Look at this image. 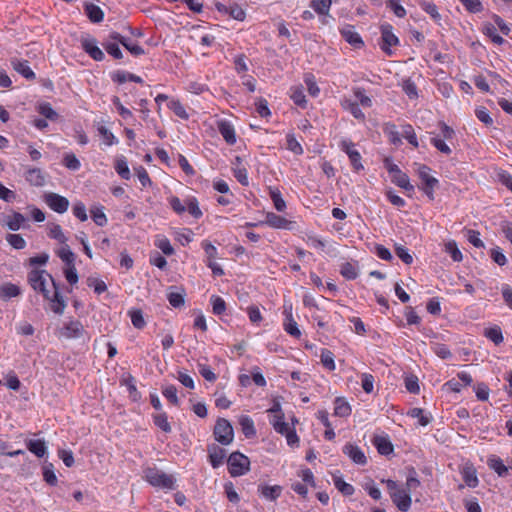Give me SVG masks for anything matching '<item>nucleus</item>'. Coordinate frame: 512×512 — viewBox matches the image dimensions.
Masks as SVG:
<instances>
[{
  "label": "nucleus",
  "instance_id": "f257e3e1",
  "mask_svg": "<svg viewBox=\"0 0 512 512\" xmlns=\"http://www.w3.org/2000/svg\"><path fill=\"white\" fill-rule=\"evenodd\" d=\"M28 281L35 291L40 292L46 300L52 303L51 309L54 313L63 314L66 302L60 293L59 286L50 274L45 270H32L28 274Z\"/></svg>",
  "mask_w": 512,
  "mask_h": 512
},
{
  "label": "nucleus",
  "instance_id": "f03ea898",
  "mask_svg": "<svg viewBox=\"0 0 512 512\" xmlns=\"http://www.w3.org/2000/svg\"><path fill=\"white\" fill-rule=\"evenodd\" d=\"M417 166L416 173L421 180L419 188L430 199L434 200V189L438 186V180L430 174L431 169L424 164H415Z\"/></svg>",
  "mask_w": 512,
  "mask_h": 512
},
{
  "label": "nucleus",
  "instance_id": "7ed1b4c3",
  "mask_svg": "<svg viewBox=\"0 0 512 512\" xmlns=\"http://www.w3.org/2000/svg\"><path fill=\"white\" fill-rule=\"evenodd\" d=\"M227 463L229 473L232 477L244 475L249 471L250 460L247 456L240 452L231 453Z\"/></svg>",
  "mask_w": 512,
  "mask_h": 512
},
{
  "label": "nucleus",
  "instance_id": "20e7f679",
  "mask_svg": "<svg viewBox=\"0 0 512 512\" xmlns=\"http://www.w3.org/2000/svg\"><path fill=\"white\" fill-rule=\"evenodd\" d=\"M214 436L216 441L222 445H228L233 441L234 432L230 422L224 418H219L214 427Z\"/></svg>",
  "mask_w": 512,
  "mask_h": 512
},
{
  "label": "nucleus",
  "instance_id": "39448f33",
  "mask_svg": "<svg viewBox=\"0 0 512 512\" xmlns=\"http://www.w3.org/2000/svg\"><path fill=\"white\" fill-rule=\"evenodd\" d=\"M44 202L49 206L51 210L56 213L63 214L69 208V200L57 193L49 192L44 195Z\"/></svg>",
  "mask_w": 512,
  "mask_h": 512
},
{
  "label": "nucleus",
  "instance_id": "423d86ee",
  "mask_svg": "<svg viewBox=\"0 0 512 512\" xmlns=\"http://www.w3.org/2000/svg\"><path fill=\"white\" fill-rule=\"evenodd\" d=\"M339 147L348 155L351 165L355 171L363 169V165L361 163V155L355 149V144L352 141L344 139L340 142Z\"/></svg>",
  "mask_w": 512,
  "mask_h": 512
},
{
  "label": "nucleus",
  "instance_id": "0eeeda50",
  "mask_svg": "<svg viewBox=\"0 0 512 512\" xmlns=\"http://www.w3.org/2000/svg\"><path fill=\"white\" fill-rule=\"evenodd\" d=\"M85 333L84 326L78 320H71L60 329V335L67 339L81 338Z\"/></svg>",
  "mask_w": 512,
  "mask_h": 512
},
{
  "label": "nucleus",
  "instance_id": "6e6552de",
  "mask_svg": "<svg viewBox=\"0 0 512 512\" xmlns=\"http://www.w3.org/2000/svg\"><path fill=\"white\" fill-rule=\"evenodd\" d=\"M381 40V49L388 54L391 53L390 47L399 43V40L393 33L392 26L390 24H383L381 26Z\"/></svg>",
  "mask_w": 512,
  "mask_h": 512
},
{
  "label": "nucleus",
  "instance_id": "1a4fd4ad",
  "mask_svg": "<svg viewBox=\"0 0 512 512\" xmlns=\"http://www.w3.org/2000/svg\"><path fill=\"white\" fill-rule=\"evenodd\" d=\"M185 290L182 287L170 286L166 291L169 304L174 308H180L185 303Z\"/></svg>",
  "mask_w": 512,
  "mask_h": 512
},
{
  "label": "nucleus",
  "instance_id": "9d476101",
  "mask_svg": "<svg viewBox=\"0 0 512 512\" xmlns=\"http://www.w3.org/2000/svg\"><path fill=\"white\" fill-rule=\"evenodd\" d=\"M391 500L402 512H407L412 503L410 493L404 488H400L396 493H393Z\"/></svg>",
  "mask_w": 512,
  "mask_h": 512
},
{
  "label": "nucleus",
  "instance_id": "9b49d317",
  "mask_svg": "<svg viewBox=\"0 0 512 512\" xmlns=\"http://www.w3.org/2000/svg\"><path fill=\"white\" fill-rule=\"evenodd\" d=\"M162 102H166V106L169 110H171L177 117L186 120L189 115L184 107V105L175 98H169L168 96L162 94Z\"/></svg>",
  "mask_w": 512,
  "mask_h": 512
},
{
  "label": "nucleus",
  "instance_id": "f8f14e48",
  "mask_svg": "<svg viewBox=\"0 0 512 512\" xmlns=\"http://www.w3.org/2000/svg\"><path fill=\"white\" fill-rule=\"evenodd\" d=\"M343 453L356 464L364 465L367 462L364 452L358 446L351 443H347L343 447Z\"/></svg>",
  "mask_w": 512,
  "mask_h": 512
},
{
  "label": "nucleus",
  "instance_id": "ddd939ff",
  "mask_svg": "<svg viewBox=\"0 0 512 512\" xmlns=\"http://www.w3.org/2000/svg\"><path fill=\"white\" fill-rule=\"evenodd\" d=\"M342 37L351 44L354 48H361L364 45V42L360 35L355 31L354 27L351 25H346L341 29Z\"/></svg>",
  "mask_w": 512,
  "mask_h": 512
},
{
  "label": "nucleus",
  "instance_id": "4468645a",
  "mask_svg": "<svg viewBox=\"0 0 512 512\" xmlns=\"http://www.w3.org/2000/svg\"><path fill=\"white\" fill-rule=\"evenodd\" d=\"M488 467L493 470L499 477H505L509 473L510 466H506L503 460L497 455H489L487 458Z\"/></svg>",
  "mask_w": 512,
  "mask_h": 512
},
{
  "label": "nucleus",
  "instance_id": "2eb2a0df",
  "mask_svg": "<svg viewBox=\"0 0 512 512\" xmlns=\"http://www.w3.org/2000/svg\"><path fill=\"white\" fill-rule=\"evenodd\" d=\"M83 50L89 54V56L96 60L101 61L104 59L105 55L103 51L97 46L95 39H84L81 42Z\"/></svg>",
  "mask_w": 512,
  "mask_h": 512
},
{
  "label": "nucleus",
  "instance_id": "dca6fc26",
  "mask_svg": "<svg viewBox=\"0 0 512 512\" xmlns=\"http://www.w3.org/2000/svg\"><path fill=\"white\" fill-rule=\"evenodd\" d=\"M217 127L219 133L229 145L236 143L235 129L229 121L221 120L218 122Z\"/></svg>",
  "mask_w": 512,
  "mask_h": 512
},
{
  "label": "nucleus",
  "instance_id": "f3484780",
  "mask_svg": "<svg viewBox=\"0 0 512 512\" xmlns=\"http://www.w3.org/2000/svg\"><path fill=\"white\" fill-rule=\"evenodd\" d=\"M110 38L120 42L131 54L139 56L144 53V50L138 44L132 43L128 38L122 36L117 32H113Z\"/></svg>",
  "mask_w": 512,
  "mask_h": 512
},
{
  "label": "nucleus",
  "instance_id": "a211bd4d",
  "mask_svg": "<svg viewBox=\"0 0 512 512\" xmlns=\"http://www.w3.org/2000/svg\"><path fill=\"white\" fill-rule=\"evenodd\" d=\"M209 460L213 468L219 467L226 456L225 450L217 445L208 448Z\"/></svg>",
  "mask_w": 512,
  "mask_h": 512
},
{
  "label": "nucleus",
  "instance_id": "6ab92c4d",
  "mask_svg": "<svg viewBox=\"0 0 512 512\" xmlns=\"http://www.w3.org/2000/svg\"><path fill=\"white\" fill-rule=\"evenodd\" d=\"M84 10L89 20L93 23H99L104 18L103 10L93 3L85 4Z\"/></svg>",
  "mask_w": 512,
  "mask_h": 512
},
{
  "label": "nucleus",
  "instance_id": "aec40b11",
  "mask_svg": "<svg viewBox=\"0 0 512 512\" xmlns=\"http://www.w3.org/2000/svg\"><path fill=\"white\" fill-rule=\"evenodd\" d=\"M25 221V216L15 211L5 218L6 226L12 231H18L23 226Z\"/></svg>",
  "mask_w": 512,
  "mask_h": 512
},
{
  "label": "nucleus",
  "instance_id": "412c9836",
  "mask_svg": "<svg viewBox=\"0 0 512 512\" xmlns=\"http://www.w3.org/2000/svg\"><path fill=\"white\" fill-rule=\"evenodd\" d=\"M391 181L398 187L408 192L414 191V186L410 183L409 177L406 173L401 170L391 177Z\"/></svg>",
  "mask_w": 512,
  "mask_h": 512
},
{
  "label": "nucleus",
  "instance_id": "4be33fe9",
  "mask_svg": "<svg viewBox=\"0 0 512 512\" xmlns=\"http://www.w3.org/2000/svg\"><path fill=\"white\" fill-rule=\"evenodd\" d=\"M258 491L264 498L270 501H274L281 495L282 487L279 485H260L258 487Z\"/></svg>",
  "mask_w": 512,
  "mask_h": 512
},
{
  "label": "nucleus",
  "instance_id": "5701e85b",
  "mask_svg": "<svg viewBox=\"0 0 512 512\" xmlns=\"http://www.w3.org/2000/svg\"><path fill=\"white\" fill-rule=\"evenodd\" d=\"M373 443L381 455H389L393 452V445L387 437L376 436Z\"/></svg>",
  "mask_w": 512,
  "mask_h": 512
},
{
  "label": "nucleus",
  "instance_id": "b1692460",
  "mask_svg": "<svg viewBox=\"0 0 512 512\" xmlns=\"http://www.w3.org/2000/svg\"><path fill=\"white\" fill-rule=\"evenodd\" d=\"M13 68L28 80L35 79V73L31 70L28 65V61L14 60L12 61Z\"/></svg>",
  "mask_w": 512,
  "mask_h": 512
},
{
  "label": "nucleus",
  "instance_id": "393cba45",
  "mask_svg": "<svg viewBox=\"0 0 512 512\" xmlns=\"http://www.w3.org/2000/svg\"><path fill=\"white\" fill-rule=\"evenodd\" d=\"M26 180L33 186H43L45 183V177L39 168H32L26 172Z\"/></svg>",
  "mask_w": 512,
  "mask_h": 512
},
{
  "label": "nucleus",
  "instance_id": "a878e982",
  "mask_svg": "<svg viewBox=\"0 0 512 512\" xmlns=\"http://www.w3.org/2000/svg\"><path fill=\"white\" fill-rule=\"evenodd\" d=\"M341 105L345 110L349 111L354 118L361 121L365 120V114L362 112L357 102L345 99L342 101Z\"/></svg>",
  "mask_w": 512,
  "mask_h": 512
},
{
  "label": "nucleus",
  "instance_id": "bb28decb",
  "mask_svg": "<svg viewBox=\"0 0 512 512\" xmlns=\"http://www.w3.org/2000/svg\"><path fill=\"white\" fill-rule=\"evenodd\" d=\"M21 293L20 288L12 283H6L0 286V298L8 300L13 297L19 296Z\"/></svg>",
  "mask_w": 512,
  "mask_h": 512
},
{
  "label": "nucleus",
  "instance_id": "cd10ccee",
  "mask_svg": "<svg viewBox=\"0 0 512 512\" xmlns=\"http://www.w3.org/2000/svg\"><path fill=\"white\" fill-rule=\"evenodd\" d=\"M463 480L467 486L475 488L478 486L479 480L476 475V470L473 466H466L462 471Z\"/></svg>",
  "mask_w": 512,
  "mask_h": 512
},
{
  "label": "nucleus",
  "instance_id": "c85d7f7f",
  "mask_svg": "<svg viewBox=\"0 0 512 512\" xmlns=\"http://www.w3.org/2000/svg\"><path fill=\"white\" fill-rule=\"evenodd\" d=\"M265 222L273 228H286L290 223L286 218L275 213H268Z\"/></svg>",
  "mask_w": 512,
  "mask_h": 512
},
{
  "label": "nucleus",
  "instance_id": "c756f323",
  "mask_svg": "<svg viewBox=\"0 0 512 512\" xmlns=\"http://www.w3.org/2000/svg\"><path fill=\"white\" fill-rule=\"evenodd\" d=\"M334 406V414L339 417H347L351 414V407L343 398H336Z\"/></svg>",
  "mask_w": 512,
  "mask_h": 512
},
{
  "label": "nucleus",
  "instance_id": "7c9ffc66",
  "mask_svg": "<svg viewBox=\"0 0 512 512\" xmlns=\"http://www.w3.org/2000/svg\"><path fill=\"white\" fill-rule=\"evenodd\" d=\"M30 452L41 458L46 454L47 448L44 440H30L27 444Z\"/></svg>",
  "mask_w": 512,
  "mask_h": 512
},
{
  "label": "nucleus",
  "instance_id": "2f4dec72",
  "mask_svg": "<svg viewBox=\"0 0 512 512\" xmlns=\"http://www.w3.org/2000/svg\"><path fill=\"white\" fill-rule=\"evenodd\" d=\"M483 33L486 36H488L492 40L493 43H495L497 45H502L505 42L503 37H501L500 35L497 34L496 27L491 23L484 24Z\"/></svg>",
  "mask_w": 512,
  "mask_h": 512
},
{
  "label": "nucleus",
  "instance_id": "473e14b6",
  "mask_svg": "<svg viewBox=\"0 0 512 512\" xmlns=\"http://www.w3.org/2000/svg\"><path fill=\"white\" fill-rule=\"evenodd\" d=\"M239 424L246 437L249 438L256 434L254 422L249 416H241L239 419Z\"/></svg>",
  "mask_w": 512,
  "mask_h": 512
},
{
  "label": "nucleus",
  "instance_id": "72a5a7b5",
  "mask_svg": "<svg viewBox=\"0 0 512 512\" xmlns=\"http://www.w3.org/2000/svg\"><path fill=\"white\" fill-rule=\"evenodd\" d=\"M37 111L43 115L46 119L55 121L58 118V113L52 108L48 102L40 103L37 107Z\"/></svg>",
  "mask_w": 512,
  "mask_h": 512
},
{
  "label": "nucleus",
  "instance_id": "f704fd0d",
  "mask_svg": "<svg viewBox=\"0 0 512 512\" xmlns=\"http://www.w3.org/2000/svg\"><path fill=\"white\" fill-rule=\"evenodd\" d=\"M333 482H334L335 487L344 496H351L354 493V491H355L354 487L351 484L346 483L341 477L334 476L333 477Z\"/></svg>",
  "mask_w": 512,
  "mask_h": 512
},
{
  "label": "nucleus",
  "instance_id": "c9c22d12",
  "mask_svg": "<svg viewBox=\"0 0 512 512\" xmlns=\"http://www.w3.org/2000/svg\"><path fill=\"white\" fill-rule=\"evenodd\" d=\"M322 365L329 371L335 370L334 354L328 349H322L320 355Z\"/></svg>",
  "mask_w": 512,
  "mask_h": 512
},
{
  "label": "nucleus",
  "instance_id": "e433bc0d",
  "mask_svg": "<svg viewBox=\"0 0 512 512\" xmlns=\"http://www.w3.org/2000/svg\"><path fill=\"white\" fill-rule=\"evenodd\" d=\"M120 383L121 385L127 386L130 396L132 397L133 400L138 399L139 394L135 386V379L131 374H127L126 376L124 375L120 380Z\"/></svg>",
  "mask_w": 512,
  "mask_h": 512
},
{
  "label": "nucleus",
  "instance_id": "4c0bfd02",
  "mask_svg": "<svg viewBox=\"0 0 512 512\" xmlns=\"http://www.w3.org/2000/svg\"><path fill=\"white\" fill-rule=\"evenodd\" d=\"M331 3L332 0H312L311 7L316 13L320 15H327L330 10Z\"/></svg>",
  "mask_w": 512,
  "mask_h": 512
},
{
  "label": "nucleus",
  "instance_id": "58836bf2",
  "mask_svg": "<svg viewBox=\"0 0 512 512\" xmlns=\"http://www.w3.org/2000/svg\"><path fill=\"white\" fill-rule=\"evenodd\" d=\"M484 335L496 345L503 342V334L498 326H494L485 330Z\"/></svg>",
  "mask_w": 512,
  "mask_h": 512
},
{
  "label": "nucleus",
  "instance_id": "ea45409f",
  "mask_svg": "<svg viewBox=\"0 0 512 512\" xmlns=\"http://www.w3.org/2000/svg\"><path fill=\"white\" fill-rule=\"evenodd\" d=\"M286 148L293 152L295 155H302L304 152L301 144L295 138L294 134H287Z\"/></svg>",
  "mask_w": 512,
  "mask_h": 512
},
{
  "label": "nucleus",
  "instance_id": "a19ab883",
  "mask_svg": "<svg viewBox=\"0 0 512 512\" xmlns=\"http://www.w3.org/2000/svg\"><path fill=\"white\" fill-rule=\"evenodd\" d=\"M284 330L291 336L295 338H299L301 336V331L298 328L297 322L293 319L292 315H288V320L284 322Z\"/></svg>",
  "mask_w": 512,
  "mask_h": 512
},
{
  "label": "nucleus",
  "instance_id": "79ce46f5",
  "mask_svg": "<svg viewBox=\"0 0 512 512\" xmlns=\"http://www.w3.org/2000/svg\"><path fill=\"white\" fill-rule=\"evenodd\" d=\"M186 210L195 219H199L200 217H202V211L199 208L197 199L194 197L186 199Z\"/></svg>",
  "mask_w": 512,
  "mask_h": 512
},
{
  "label": "nucleus",
  "instance_id": "37998d69",
  "mask_svg": "<svg viewBox=\"0 0 512 512\" xmlns=\"http://www.w3.org/2000/svg\"><path fill=\"white\" fill-rule=\"evenodd\" d=\"M401 136L404 137L413 147L419 146L415 131L410 124L404 125Z\"/></svg>",
  "mask_w": 512,
  "mask_h": 512
},
{
  "label": "nucleus",
  "instance_id": "c03bdc74",
  "mask_svg": "<svg viewBox=\"0 0 512 512\" xmlns=\"http://www.w3.org/2000/svg\"><path fill=\"white\" fill-rule=\"evenodd\" d=\"M167 201H168V204L170 205V207L172 208V210L175 213H177L178 215H181L182 213H184L186 211V200L181 201L176 196H169L167 198Z\"/></svg>",
  "mask_w": 512,
  "mask_h": 512
},
{
  "label": "nucleus",
  "instance_id": "a18cd8bd",
  "mask_svg": "<svg viewBox=\"0 0 512 512\" xmlns=\"http://www.w3.org/2000/svg\"><path fill=\"white\" fill-rule=\"evenodd\" d=\"M304 82L307 86L309 94L313 97H317L320 93V89L316 83L314 75L311 73L306 74L304 77Z\"/></svg>",
  "mask_w": 512,
  "mask_h": 512
},
{
  "label": "nucleus",
  "instance_id": "49530a36",
  "mask_svg": "<svg viewBox=\"0 0 512 512\" xmlns=\"http://www.w3.org/2000/svg\"><path fill=\"white\" fill-rule=\"evenodd\" d=\"M291 99L296 105L302 108L306 106V97L301 87H293L291 89Z\"/></svg>",
  "mask_w": 512,
  "mask_h": 512
},
{
  "label": "nucleus",
  "instance_id": "de8ad7c7",
  "mask_svg": "<svg viewBox=\"0 0 512 512\" xmlns=\"http://www.w3.org/2000/svg\"><path fill=\"white\" fill-rule=\"evenodd\" d=\"M340 273L344 278L348 280H353L358 276L357 268L349 262L341 265Z\"/></svg>",
  "mask_w": 512,
  "mask_h": 512
},
{
  "label": "nucleus",
  "instance_id": "09e8293b",
  "mask_svg": "<svg viewBox=\"0 0 512 512\" xmlns=\"http://www.w3.org/2000/svg\"><path fill=\"white\" fill-rule=\"evenodd\" d=\"M270 197H271L274 207L277 211L282 212L285 210L286 203H285L284 199L282 198V195L279 190L271 189Z\"/></svg>",
  "mask_w": 512,
  "mask_h": 512
},
{
  "label": "nucleus",
  "instance_id": "8fccbe9b",
  "mask_svg": "<svg viewBox=\"0 0 512 512\" xmlns=\"http://www.w3.org/2000/svg\"><path fill=\"white\" fill-rule=\"evenodd\" d=\"M57 255L59 258L66 263L67 266H72L75 261V254L70 250L69 246L62 247Z\"/></svg>",
  "mask_w": 512,
  "mask_h": 512
},
{
  "label": "nucleus",
  "instance_id": "3c124183",
  "mask_svg": "<svg viewBox=\"0 0 512 512\" xmlns=\"http://www.w3.org/2000/svg\"><path fill=\"white\" fill-rule=\"evenodd\" d=\"M193 232L190 229H183L176 231L174 234V239L178 241L181 245L185 246L192 241Z\"/></svg>",
  "mask_w": 512,
  "mask_h": 512
},
{
  "label": "nucleus",
  "instance_id": "603ef678",
  "mask_svg": "<svg viewBox=\"0 0 512 512\" xmlns=\"http://www.w3.org/2000/svg\"><path fill=\"white\" fill-rule=\"evenodd\" d=\"M48 236L62 244L66 243L67 241V237L64 235L62 228L59 224H53L50 227Z\"/></svg>",
  "mask_w": 512,
  "mask_h": 512
},
{
  "label": "nucleus",
  "instance_id": "864d4df0",
  "mask_svg": "<svg viewBox=\"0 0 512 512\" xmlns=\"http://www.w3.org/2000/svg\"><path fill=\"white\" fill-rule=\"evenodd\" d=\"M465 9L470 13H480L483 11L481 0H459Z\"/></svg>",
  "mask_w": 512,
  "mask_h": 512
},
{
  "label": "nucleus",
  "instance_id": "5fc2aeb1",
  "mask_svg": "<svg viewBox=\"0 0 512 512\" xmlns=\"http://www.w3.org/2000/svg\"><path fill=\"white\" fill-rule=\"evenodd\" d=\"M7 242L17 250L23 249L26 246L25 239L20 234H7Z\"/></svg>",
  "mask_w": 512,
  "mask_h": 512
},
{
  "label": "nucleus",
  "instance_id": "6e6d98bb",
  "mask_svg": "<svg viewBox=\"0 0 512 512\" xmlns=\"http://www.w3.org/2000/svg\"><path fill=\"white\" fill-rule=\"evenodd\" d=\"M431 349L441 359H449L452 356L450 349L445 344L434 343Z\"/></svg>",
  "mask_w": 512,
  "mask_h": 512
},
{
  "label": "nucleus",
  "instance_id": "4d7b16f0",
  "mask_svg": "<svg viewBox=\"0 0 512 512\" xmlns=\"http://www.w3.org/2000/svg\"><path fill=\"white\" fill-rule=\"evenodd\" d=\"M445 251L450 254L451 258L456 261H462V253L458 249L455 241H449L445 244Z\"/></svg>",
  "mask_w": 512,
  "mask_h": 512
},
{
  "label": "nucleus",
  "instance_id": "13d9d810",
  "mask_svg": "<svg viewBox=\"0 0 512 512\" xmlns=\"http://www.w3.org/2000/svg\"><path fill=\"white\" fill-rule=\"evenodd\" d=\"M408 415L412 418H417L421 426H426L430 423L431 418L424 414L423 409L421 408H412Z\"/></svg>",
  "mask_w": 512,
  "mask_h": 512
},
{
  "label": "nucleus",
  "instance_id": "bf43d9fd",
  "mask_svg": "<svg viewBox=\"0 0 512 512\" xmlns=\"http://www.w3.org/2000/svg\"><path fill=\"white\" fill-rule=\"evenodd\" d=\"M91 217L96 225L103 227L107 223V217L102 208L95 207L91 209Z\"/></svg>",
  "mask_w": 512,
  "mask_h": 512
},
{
  "label": "nucleus",
  "instance_id": "052dcab7",
  "mask_svg": "<svg viewBox=\"0 0 512 512\" xmlns=\"http://www.w3.org/2000/svg\"><path fill=\"white\" fill-rule=\"evenodd\" d=\"M384 132L388 135L389 140L394 145L401 144V138L399 132L396 130V126L394 124H387L384 128Z\"/></svg>",
  "mask_w": 512,
  "mask_h": 512
},
{
  "label": "nucleus",
  "instance_id": "680f3d73",
  "mask_svg": "<svg viewBox=\"0 0 512 512\" xmlns=\"http://www.w3.org/2000/svg\"><path fill=\"white\" fill-rule=\"evenodd\" d=\"M63 164L70 170L76 171L80 168V161L77 159L75 154L68 153L63 158Z\"/></svg>",
  "mask_w": 512,
  "mask_h": 512
},
{
  "label": "nucleus",
  "instance_id": "e2e57ef3",
  "mask_svg": "<svg viewBox=\"0 0 512 512\" xmlns=\"http://www.w3.org/2000/svg\"><path fill=\"white\" fill-rule=\"evenodd\" d=\"M115 169L123 179L128 180L130 178V170L125 159H118L116 161Z\"/></svg>",
  "mask_w": 512,
  "mask_h": 512
},
{
  "label": "nucleus",
  "instance_id": "0e129e2a",
  "mask_svg": "<svg viewBox=\"0 0 512 512\" xmlns=\"http://www.w3.org/2000/svg\"><path fill=\"white\" fill-rule=\"evenodd\" d=\"M354 95L357 98V100L359 101V103H358L359 105H361L365 108H369L372 106V100L370 97L365 95L364 89H362V88L354 89Z\"/></svg>",
  "mask_w": 512,
  "mask_h": 512
},
{
  "label": "nucleus",
  "instance_id": "69168bd1",
  "mask_svg": "<svg viewBox=\"0 0 512 512\" xmlns=\"http://www.w3.org/2000/svg\"><path fill=\"white\" fill-rule=\"evenodd\" d=\"M235 178L241 183L243 186H247L249 184L248 174L245 167L237 165L233 168Z\"/></svg>",
  "mask_w": 512,
  "mask_h": 512
},
{
  "label": "nucleus",
  "instance_id": "338daca9",
  "mask_svg": "<svg viewBox=\"0 0 512 512\" xmlns=\"http://www.w3.org/2000/svg\"><path fill=\"white\" fill-rule=\"evenodd\" d=\"M43 478L44 480L51 486H55L57 484V477L53 471V465L49 464L44 466L43 468Z\"/></svg>",
  "mask_w": 512,
  "mask_h": 512
},
{
  "label": "nucleus",
  "instance_id": "774afa93",
  "mask_svg": "<svg viewBox=\"0 0 512 512\" xmlns=\"http://www.w3.org/2000/svg\"><path fill=\"white\" fill-rule=\"evenodd\" d=\"M396 255L405 263L411 264L413 262L412 255L408 252V249L402 245L395 246Z\"/></svg>",
  "mask_w": 512,
  "mask_h": 512
}]
</instances>
